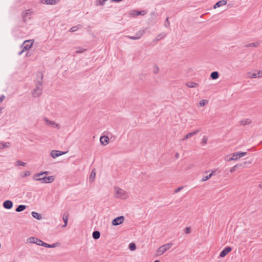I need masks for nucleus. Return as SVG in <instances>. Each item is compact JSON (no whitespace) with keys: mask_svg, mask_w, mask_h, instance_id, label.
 Listing matches in <instances>:
<instances>
[{"mask_svg":"<svg viewBox=\"0 0 262 262\" xmlns=\"http://www.w3.org/2000/svg\"><path fill=\"white\" fill-rule=\"evenodd\" d=\"M42 79L43 76L41 75L40 80H38L36 83V86L32 92V95L34 97H39L42 92Z\"/></svg>","mask_w":262,"mask_h":262,"instance_id":"f257e3e1","label":"nucleus"},{"mask_svg":"<svg viewBox=\"0 0 262 262\" xmlns=\"http://www.w3.org/2000/svg\"><path fill=\"white\" fill-rule=\"evenodd\" d=\"M115 193L114 196L118 199H125L128 197L127 193L124 190L118 187L114 188Z\"/></svg>","mask_w":262,"mask_h":262,"instance_id":"f03ea898","label":"nucleus"},{"mask_svg":"<svg viewBox=\"0 0 262 262\" xmlns=\"http://www.w3.org/2000/svg\"><path fill=\"white\" fill-rule=\"evenodd\" d=\"M171 243H168L166 244L165 245H163L161 246H160L158 249V252L159 253V255H161L163 253H164L165 252H166L167 250H168L170 248V247L172 246Z\"/></svg>","mask_w":262,"mask_h":262,"instance_id":"7ed1b4c3","label":"nucleus"},{"mask_svg":"<svg viewBox=\"0 0 262 262\" xmlns=\"http://www.w3.org/2000/svg\"><path fill=\"white\" fill-rule=\"evenodd\" d=\"M43 120H44L45 122H46V125L48 126H51L52 127H55V128H56L58 129H59L60 128V125L59 124L56 123L55 122H54L53 121L50 120L47 118H46V117L44 118Z\"/></svg>","mask_w":262,"mask_h":262,"instance_id":"20e7f679","label":"nucleus"},{"mask_svg":"<svg viewBox=\"0 0 262 262\" xmlns=\"http://www.w3.org/2000/svg\"><path fill=\"white\" fill-rule=\"evenodd\" d=\"M32 11L30 9L26 10L22 12L21 16L24 21L31 18Z\"/></svg>","mask_w":262,"mask_h":262,"instance_id":"39448f33","label":"nucleus"},{"mask_svg":"<svg viewBox=\"0 0 262 262\" xmlns=\"http://www.w3.org/2000/svg\"><path fill=\"white\" fill-rule=\"evenodd\" d=\"M54 176H49L39 178L38 180L41 183H51L54 181Z\"/></svg>","mask_w":262,"mask_h":262,"instance_id":"423d86ee","label":"nucleus"},{"mask_svg":"<svg viewBox=\"0 0 262 262\" xmlns=\"http://www.w3.org/2000/svg\"><path fill=\"white\" fill-rule=\"evenodd\" d=\"M146 13L147 11L145 10L138 11L136 10H133L129 12V15L132 17H136L139 15L144 16Z\"/></svg>","mask_w":262,"mask_h":262,"instance_id":"0eeeda50","label":"nucleus"},{"mask_svg":"<svg viewBox=\"0 0 262 262\" xmlns=\"http://www.w3.org/2000/svg\"><path fill=\"white\" fill-rule=\"evenodd\" d=\"M33 43V41L32 40H26L24 42V43L21 46V48L24 49V50H28L31 48L32 45Z\"/></svg>","mask_w":262,"mask_h":262,"instance_id":"6e6552de","label":"nucleus"},{"mask_svg":"<svg viewBox=\"0 0 262 262\" xmlns=\"http://www.w3.org/2000/svg\"><path fill=\"white\" fill-rule=\"evenodd\" d=\"M124 221V216H120L115 218L112 221V225L114 226H117V225H120L122 223H123Z\"/></svg>","mask_w":262,"mask_h":262,"instance_id":"1a4fd4ad","label":"nucleus"},{"mask_svg":"<svg viewBox=\"0 0 262 262\" xmlns=\"http://www.w3.org/2000/svg\"><path fill=\"white\" fill-rule=\"evenodd\" d=\"M232 249L230 247H227L224 249L220 253V256L221 257H225L228 253H229Z\"/></svg>","mask_w":262,"mask_h":262,"instance_id":"9d476101","label":"nucleus"},{"mask_svg":"<svg viewBox=\"0 0 262 262\" xmlns=\"http://www.w3.org/2000/svg\"><path fill=\"white\" fill-rule=\"evenodd\" d=\"M3 207L7 209H10L13 207V202L10 200H7L4 202Z\"/></svg>","mask_w":262,"mask_h":262,"instance_id":"9b49d317","label":"nucleus"},{"mask_svg":"<svg viewBox=\"0 0 262 262\" xmlns=\"http://www.w3.org/2000/svg\"><path fill=\"white\" fill-rule=\"evenodd\" d=\"M64 154V152L58 151V150H52L51 152V156L53 158H56V157H58L59 156L62 155Z\"/></svg>","mask_w":262,"mask_h":262,"instance_id":"f8f14e48","label":"nucleus"},{"mask_svg":"<svg viewBox=\"0 0 262 262\" xmlns=\"http://www.w3.org/2000/svg\"><path fill=\"white\" fill-rule=\"evenodd\" d=\"M41 3L46 4V5H54L56 4L58 1V0H40Z\"/></svg>","mask_w":262,"mask_h":262,"instance_id":"ddd939ff","label":"nucleus"},{"mask_svg":"<svg viewBox=\"0 0 262 262\" xmlns=\"http://www.w3.org/2000/svg\"><path fill=\"white\" fill-rule=\"evenodd\" d=\"M227 4V1L226 0H221L217 2L213 6L214 9H216L217 8L220 7L222 6H224Z\"/></svg>","mask_w":262,"mask_h":262,"instance_id":"4468645a","label":"nucleus"},{"mask_svg":"<svg viewBox=\"0 0 262 262\" xmlns=\"http://www.w3.org/2000/svg\"><path fill=\"white\" fill-rule=\"evenodd\" d=\"M100 143L103 145H106L109 143V138L107 136H102L100 139Z\"/></svg>","mask_w":262,"mask_h":262,"instance_id":"2eb2a0df","label":"nucleus"},{"mask_svg":"<svg viewBox=\"0 0 262 262\" xmlns=\"http://www.w3.org/2000/svg\"><path fill=\"white\" fill-rule=\"evenodd\" d=\"M199 132H200V130L197 129L193 132L189 133L187 134L185 136V137L182 139V140H185L190 138L191 137H192V136H194V135L196 134L197 133H198Z\"/></svg>","mask_w":262,"mask_h":262,"instance_id":"dca6fc26","label":"nucleus"},{"mask_svg":"<svg viewBox=\"0 0 262 262\" xmlns=\"http://www.w3.org/2000/svg\"><path fill=\"white\" fill-rule=\"evenodd\" d=\"M11 146V143L9 142H0V149H2L5 148H9Z\"/></svg>","mask_w":262,"mask_h":262,"instance_id":"f3484780","label":"nucleus"},{"mask_svg":"<svg viewBox=\"0 0 262 262\" xmlns=\"http://www.w3.org/2000/svg\"><path fill=\"white\" fill-rule=\"evenodd\" d=\"M145 29H141L136 33L135 36H136V37H138V39H139L145 34Z\"/></svg>","mask_w":262,"mask_h":262,"instance_id":"a211bd4d","label":"nucleus"},{"mask_svg":"<svg viewBox=\"0 0 262 262\" xmlns=\"http://www.w3.org/2000/svg\"><path fill=\"white\" fill-rule=\"evenodd\" d=\"M238 158V156L237 154V152H234L232 154L231 157L229 158V159H226L227 161H234L237 160Z\"/></svg>","mask_w":262,"mask_h":262,"instance_id":"6ab92c4d","label":"nucleus"},{"mask_svg":"<svg viewBox=\"0 0 262 262\" xmlns=\"http://www.w3.org/2000/svg\"><path fill=\"white\" fill-rule=\"evenodd\" d=\"M166 36V34L164 33L159 34L158 35H157L153 40L154 42H157L159 41L160 39L164 38Z\"/></svg>","mask_w":262,"mask_h":262,"instance_id":"aec40b11","label":"nucleus"},{"mask_svg":"<svg viewBox=\"0 0 262 262\" xmlns=\"http://www.w3.org/2000/svg\"><path fill=\"white\" fill-rule=\"evenodd\" d=\"M69 219V215L67 213H64L63 215V221L64 223L63 225H62V227H66L68 224V221Z\"/></svg>","mask_w":262,"mask_h":262,"instance_id":"412c9836","label":"nucleus"},{"mask_svg":"<svg viewBox=\"0 0 262 262\" xmlns=\"http://www.w3.org/2000/svg\"><path fill=\"white\" fill-rule=\"evenodd\" d=\"M96 177V172L95 169H93L90 173L89 180L91 182H93Z\"/></svg>","mask_w":262,"mask_h":262,"instance_id":"4be33fe9","label":"nucleus"},{"mask_svg":"<svg viewBox=\"0 0 262 262\" xmlns=\"http://www.w3.org/2000/svg\"><path fill=\"white\" fill-rule=\"evenodd\" d=\"M31 214L34 218H35L38 220H40L42 219L41 215L36 212L32 211L31 212Z\"/></svg>","mask_w":262,"mask_h":262,"instance_id":"5701e85b","label":"nucleus"},{"mask_svg":"<svg viewBox=\"0 0 262 262\" xmlns=\"http://www.w3.org/2000/svg\"><path fill=\"white\" fill-rule=\"evenodd\" d=\"M259 42H252V43H250L247 44L245 46V47L246 48H249V47L256 48L259 46Z\"/></svg>","mask_w":262,"mask_h":262,"instance_id":"b1692460","label":"nucleus"},{"mask_svg":"<svg viewBox=\"0 0 262 262\" xmlns=\"http://www.w3.org/2000/svg\"><path fill=\"white\" fill-rule=\"evenodd\" d=\"M93 238L95 239H97L99 238L100 236V232L98 231H95L93 232L92 234Z\"/></svg>","mask_w":262,"mask_h":262,"instance_id":"393cba45","label":"nucleus"},{"mask_svg":"<svg viewBox=\"0 0 262 262\" xmlns=\"http://www.w3.org/2000/svg\"><path fill=\"white\" fill-rule=\"evenodd\" d=\"M107 0H96L95 4L96 6H103Z\"/></svg>","mask_w":262,"mask_h":262,"instance_id":"a878e982","label":"nucleus"},{"mask_svg":"<svg viewBox=\"0 0 262 262\" xmlns=\"http://www.w3.org/2000/svg\"><path fill=\"white\" fill-rule=\"evenodd\" d=\"M81 28H82V26L81 25H78L77 26L72 27L70 29V31L71 32H75L77 30L80 29Z\"/></svg>","mask_w":262,"mask_h":262,"instance_id":"bb28decb","label":"nucleus"},{"mask_svg":"<svg viewBox=\"0 0 262 262\" xmlns=\"http://www.w3.org/2000/svg\"><path fill=\"white\" fill-rule=\"evenodd\" d=\"M219 74L216 71H214L211 73L210 77L212 79H216L219 78Z\"/></svg>","mask_w":262,"mask_h":262,"instance_id":"cd10ccee","label":"nucleus"},{"mask_svg":"<svg viewBox=\"0 0 262 262\" xmlns=\"http://www.w3.org/2000/svg\"><path fill=\"white\" fill-rule=\"evenodd\" d=\"M26 208V206L25 205H19L15 209L16 212H21Z\"/></svg>","mask_w":262,"mask_h":262,"instance_id":"c85d7f7f","label":"nucleus"},{"mask_svg":"<svg viewBox=\"0 0 262 262\" xmlns=\"http://www.w3.org/2000/svg\"><path fill=\"white\" fill-rule=\"evenodd\" d=\"M186 85L189 88H195V87L198 86L199 84L196 83L191 81V82H189L187 83Z\"/></svg>","mask_w":262,"mask_h":262,"instance_id":"c756f323","label":"nucleus"},{"mask_svg":"<svg viewBox=\"0 0 262 262\" xmlns=\"http://www.w3.org/2000/svg\"><path fill=\"white\" fill-rule=\"evenodd\" d=\"M36 240V237H30L27 239V243H35V241Z\"/></svg>","mask_w":262,"mask_h":262,"instance_id":"7c9ffc66","label":"nucleus"},{"mask_svg":"<svg viewBox=\"0 0 262 262\" xmlns=\"http://www.w3.org/2000/svg\"><path fill=\"white\" fill-rule=\"evenodd\" d=\"M251 123V120L249 119H244L240 121V123L242 125H246Z\"/></svg>","mask_w":262,"mask_h":262,"instance_id":"2f4dec72","label":"nucleus"},{"mask_svg":"<svg viewBox=\"0 0 262 262\" xmlns=\"http://www.w3.org/2000/svg\"><path fill=\"white\" fill-rule=\"evenodd\" d=\"M41 176H42V174L41 172L38 173H36L33 176V179L34 181H38V179H39V178H40V177H41Z\"/></svg>","mask_w":262,"mask_h":262,"instance_id":"473e14b6","label":"nucleus"},{"mask_svg":"<svg viewBox=\"0 0 262 262\" xmlns=\"http://www.w3.org/2000/svg\"><path fill=\"white\" fill-rule=\"evenodd\" d=\"M213 172L210 173L209 175L208 176H203L202 179V182H204V181H207V180H208L209 179H210L212 176L213 175Z\"/></svg>","mask_w":262,"mask_h":262,"instance_id":"72a5a7b5","label":"nucleus"},{"mask_svg":"<svg viewBox=\"0 0 262 262\" xmlns=\"http://www.w3.org/2000/svg\"><path fill=\"white\" fill-rule=\"evenodd\" d=\"M129 248L130 250H131L132 251L135 250L136 248L135 244H134L133 243H130L129 245Z\"/></svg>","mask_w":262,"mask_h":262,"instance_id":"f704fd0d","label":"nucleus"},{"mask_svg":"<svg viewBox=\"0 0 262 262\" xmlns=\"http://www.w3.org/2000/svg\"><path fill=\"white\" fill-rule=\"evenodd\" d=\"M208 101L205 99L201 100L199 102V105L200 106H204L206 103H207Z\"/></svg>","mask_w":262,"mask_h":262,"instance_id":"c9c22d12","label":"nucleus"},{"mask_svg":"<svg viewBox=\"0 0 262 262\" xmlns=\"http://www.w3.org/2000/svg\"><path fill=\"white\" fill-rule=\"evenodd\" d=\"M26 165V163L25 162H23L20 160H18L16 161V165L17 166H25Z\"/></svg>","mask_w":262,"mask_h":262,"instance_id":"e433bc0d","label":"nucleus"},{"mask_svg":"<svg viewBox=\"0 0 262 262\" xmlns=\"http://www.w3.org/2000/svg\"><path fill=\"white\" fill-rule=\"evenodd\" d=\"M86 50L80 47L77 48V50L76 51V53H81L85 51Z\"/></svg>","mask_w":262,"mask_h":262,"instance_id":"4c0bfd02","label":"nucleus"},{"mask_svg":"<svg viewBox=\"0 0 262 262\" xmlns=\"http://www.w3.org/2000/svg\"><path fill=\"white\" fill-rule=\"evenodd\" d=\"M168 17H167L165 21H164V25L165 27L168 28L170 26V23L168 20Z\"/></svg>","mask_w":262,"mask_h":262,"instance_id":"58836bf2","label":"nucleus"},{"mask_svg":"<svg viewBox=\"0 0 262 262\" xmlns=\"http://www.w3.org/2000/svg\"><path fill=\"white\" fill-rule=\"evenodd\" d=\"M124 37L132 40H138V37H136V36L126 35Z\"/></svg>","mask_w":262,"mask_h":262,"instance_id":"ea45409f","label":"nucleus"},{"mask_svg":"<svg viewBox=\"0 0 262 262\" xmlns=\"http://www.w3.org/2000/svg\"><path fill=\"white\" fill-rule=\"evenodd\" d=\"M237 152L239 158H240L242 157H244L247 155L246 152Z\"/></svg>","mask_w":262,"mask_h":262,"instance_id":"a19ab883","label":"nucleus"},{"mask_svg":"<svg viewBox=\"0 0 262 262\" xmlns=\"http://www.w3.org/2000/svg\"><path fill=\"white\" fill-rule=\"evenodd\" d=\"M237 152L239 158H240L242 157H244L247 155L246 152Z\"/></svg>","mask_w":262,"mask_h":262,"instance_id":"79ce46f5","label":"nucleus"},{"mask_svg":"<svg viewBox=\"0 0 262 262\" xmlns=\"http://www.w3.org/2000/svg\"><path fill=\"white\" fill-rule=\"evenodd\" d=\"M31 174V172L29 171H26L23 174L21 175L22 178L27 177Z\"/></svg>","mask_w":262,"mask_h":262,"instance_id":"37998d69","label":"nucleus"},{"mask_svg":"<svg viewBox=\"0 0 262 262\" xmlns=\"http://www.w3.org/2000/svg\"><path fill=\"white\" fill-rule=\"evenodd\" d=\"M207 142V138L206 136H204L202 140V143L204 145H205Z\"/></svg>","mask_w":262,"mask_h":262,"instance_id":"c03bdc74","label":"nucleus"},{"mask_svg":"<svg viewBox=\"0 0 262 262\" xmlns=\"http://www.w3.org/2000/svg\"><path fill=\"white\" fill-rule=\"evenodd\" d=\"M41 243H43V242L41 240L36 238V240L35 241V244H37V245L41 246Z\"/></svg>","mask_w":262,"mask_h":262,"instance_id":"a18cd8bd","label":"nucleus"},{"mask_svg":"<svg viewBox=\"0 0 262 262\" xmlns=\"http://www.w3.org/2000/svg\"><path fill=\"white\" fill-rule=\"evenodd\" d=\"M238 166V165L237 164V165H235V166H234L233 167H231L230 169V172H234L236 168Z\"/></svg>","mask_w":262,"mask_h":262,"instance_id":"49530a36","label":"nucleus"},{"mask_svg":"<svg viewBox=\"0 0 262 262\" xmlns=\"http://www.w3.org/2000/svg\"><path fill=\"white\" fill-rule=\"evenodd\" d=\"M190 231H191V229L190 227H186L185 229V232L186 234L189 233L190 232Z\"/></svg>","mask_w":262,"mask_h":262,"instance_id":"de8ad7c7","label":"nucleus"},{"mask_svg":"<svg viewBox=\"0 0 262 262\" xmlns=\"http://www.w3.org/2000/svg\"><path fill=\"white\" fill-rule=\"evenodd\" d=\"M41 246H42L43 247H47V248H49L50 247V244L46 243H45L43 242V243H41Z\"/></svg>","mask_w":262,"mask_h":262,"instance_id":"09e8293b","label":"nucleus"},{"mask_svg":"<svg viewBox=\"0 0 262 262\" xmlns=\"http://www.w3.org/2000/svg\"><path fill=\"white\" fill-rule=\"evenodd\" d=\"M182 189H183V187H178V188H177L174 190V192H175V193H178V192H179L180 191H181Z\"/></svg>","mask_w":262,"mask_h":262,"instance_id":"8fccbe9b","label":"nucleus"},{"mask_svg":"<svg viewBox=\"0 0 262 262\" xmlns=\"http://www.w3.org/2000/svg\"><path fill=\"white\" fill-rule=\"evenodd\" d=\"M5 96L4 95H1L0 96V103L3 101V100L5 98Z\"/></svg>","mask_w":262,"mask_h":262,"instance_id":"3c124183","label":"nucleus"},{"mask_svg":"<svg viewBox=\"0 0 262 262\" xmlns=\"http://www.w3.org/2000/svg\"><path fill=\"white\" fill-rule=\"evenodd\" d=\"M159 71V68L157 66H155L154 68V72L155 73H157Z\"/></svg>","mask_w":262,"mask_h":262,"instance_id":"603ef678","label":"nucleus"},{"mask_svg":"<svg viewBox=\"0 0 262 262\" xmlns=\"http://www.w3.org/2000/svg\"><path fill=\"white\" fill-rule=\"evenodd\" d=\"M57 243L56 244H52V245H50V247L49 248H55L56 247V245H57Z\"/></svg>","mask_w":262,"mask_h":262,"instance_id":"864d4df0","label":"nucleus"},{"mask_svg":"<svg viewBox=\"0 0 262 262\" xmlns=\"http://www.w3.org/2000/svg\"><path fill=\"white\" fill-rule=\"evenodd\" d=\"M24 51H25V50H24V49L23 48L22 50L18 53V55H21Z\"/></svg>","mask_w":262,"mask_h":262,"instance_id":"5fc2aeb1","label":"nucleus"},{"mask_svg":"<svg viewBox=\"0 0 262 262\" xmlns=\"http://www.w3.org/2000/svg\"><path fill=\"white\" fill-rule=\"evenodd\" d=\"M257 76V74H255V73H253L252 76H251V77L253 78H256Z\"/></svg>","mask_w":262,"mask_h":262,"instance_id":"6e6d98bb","label":"nucleus"},{"mask_svg":"<svg viewBox=\"0 0 262 262\" xmlns=\"http://www.w3.org/2000/svg\"><path fill=\"white\" fill-rule=\"evenodd\" d=\"M42 175L43 174H48V173H49V171H43V172H41Z\"/></svg>","mask_w":262,"mask_h":262,"instance_id":"4d7b16f0","label":"nucleus"},{"mask_svg":"<svg viewBox=\"0 0 262 262\" xmlns=\"http://www.w3.org/2000/svg\"><path fill=\"white\" fill-rule=\"evenodd\" d=\"M175 157H176V158L177 159L179 158V154L178 152H177V153L175 154Z\"/></svg>","mask_w":262,"mask_h":262,"instance_id":"13d9d810","label":"nucleus"},{"mask_svg":"<svg viewBox=\"0 0 262 262\" xmlns=\"http://www.w3.org/2000/svg\"><path fill=\"white\" fill-rule=\"evenodd\" d=\"M230 156H227L225 159V160L226 161V159H229V158H230Z\"/></svg>","mask_w":262,"mask_h":262,"instance_id":"bf43d9fd","label":"nucleus"},{"mask_svg":"<svg viewBox=\"0 0 262 262\" xmlns=\"http://www.w3.org/2000/svg\"><path fill=\"white\" fill-rule=\"evenodd\" d=\"M3 109V107H0V114L1 113Z\"/></svg>","mask_w":262,"mask_h":262,"instance_id":"052dcab7","label":"nucleus"},{"mask_svg":"<svg viewBox=\"0 0 262 262\" xmlns=\"http://www.w3.org/2000/svg\"><path fill=\"white\" fill-rule=\"evenodd\" d=\"M259 187L260 188H262V184H260V185H259Z\"/></svg>","mask_w":262,"mask_h":262,"instance_id":"680f3d73","label":"nucleus"},{"mask_svg":"<svg viewBox=\"0 0 262 262\" xmlns=\"http://www.w3.org/2000/svg\"><path fill=\"white\" fill-rule=\"evenodd\" d=\"M154 262H160L158 260H156L155 261H154Z\"/></svg>","mask_w":262,"mask_h":262,"instance_id":"e2e57ef3","label":"nucleus"},{"mask_svg":"<svg viewBox=\"0 0 262 262\" xmlns=\"http://www.w3.org/2000/svg\"><path fill=\"white\" fill-rule=\"evenodd\" d=\"M12 262H15V261H13Z\"/></svg>","mask_w":262,"mask_h":262,"instance_id":"0e129e2a","label":"nucleus"},{"mask_svg":"<svg viewBox=\"0 0 262 262\" xmlns=\"http://www.w3.org/2000/svg\"><path fill=\"white\" fill-rule=\"evenodd\" d=\"M261 42H262V40H261Z\"/></svg>","mask_w":262,"mask_h":262,"instance_id":"69168bd1","label":"nucleus"}]
</instances>
